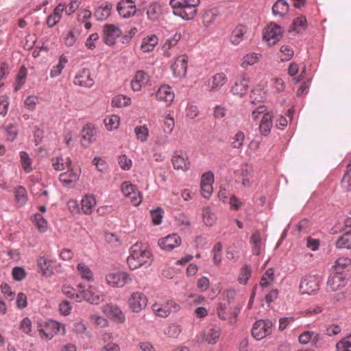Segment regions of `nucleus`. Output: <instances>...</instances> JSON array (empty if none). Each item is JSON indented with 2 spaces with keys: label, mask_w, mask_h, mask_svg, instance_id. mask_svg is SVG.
Instances as JSON below:
<instances>
[{
  "label": "nucleus",
  "mask_w": 351,
  "mask_h": 351,
  "mask_svg": "<svg viewBox=\"0 0 351 351\" xmlns=\"http://www.w3.org/2000/svg\"><path fill=\"white\" fill-rule=\"evenodd\" d=\"M152 254L146 244L136 243L130 249L127 264L131 270H134L145 265H150Z\"/></svg>",
  "instance_id": "obj_1"
},
{
  "label": "nucleus",
  "mask_w": 351,
  "mask_h": 351,
  "mask_svg": "<svg viewBox=\"0 0 351 351\" xmlns=\"http://www.w3.org/2000/svg\"><path fill=\"white\" fill-rule=\"evenodd\" d=\"M200 0H170L174 15L185 21L193 19L197 14Z\"/></svg>",
  "instance_id": "obj_2"
},
{
  "label": "nucleus",
  "mask_w": 351,
  "mask_h": 351,
  "mask_svg": "<svg viewBox=\"0 0 351 351\" xmlns=\"http://www.w3.org/2000/svg\"><path fill=\"white\" fill-rule=\"evenodd\" d=\"M38 331L41 339L50 340L58 333L64 335L66 332L64 324L53 320H49L38 324Z\"/></svg>",
  "instance_id": "obj_3"
},
{
  "label": "nucleus",
  "mask_w": 351,
  "mask_h": 351,
  "mask_svg": "<svg viewBox=\"0 0 351 351\" xmlns=\"http://www.w3.org/2000/svg\"><path fill=\"white\" fill-rule=\"evenodd\" d=\"M252 117L254 121L261 119L260 132L264 136H267L270 133L273 125V114L271 112H267L265 107L261 106L252 111Z\"/></svg>",
  "instance_id": "obj_4"
},
{
  "label": "nucleus",
  "mask_w": 351,
  "mask_h": 351,
  "mask_svg": "<svg viewBox=\"0 0 351 351\" xmlns=\"http://www.w3.org/2000/svg\"><path fill=\"white\" fill-rule=\"evenodd\" d=\"M132 279L129 274L121 271L110 272L106 276V282L114 288L123 287L126 284L130 283Z\"/></svg>",
  "instance_id": "obj_5"
},
{
  "label": "nucleus",
  "mask_w": 351,
  "mask_h": 351,
  "mask_svg": "<svg viewBox=\"0 0 351 351\" xmlns=\"http://www.w3.org/2000/svg\"><path fill=\"white\" fill-rule=\"evenodd\" d=\"M283 34L284 29L280 25L270 23L264 29L263 39L269 45H274L282 38Z\"/></svg>",
  "instance_id": "obj_6"
},
{
  "label": "nucleus",
  "mask_w": 351,
  "mask_h": 351,
  "mask_svg": "<svg viewBox=\"0 0 351 351\" xmlns=\"http://www.w3.org/2000/svg\"><path fill=\"white\" fill-rule=\"evenodd\" d=\"M273 323L269 319L256 321L252 329V336L257 340H261L271 332Z\"/></svg>",
  "instance_id": "obj_7"
},
{
  "label": "nucleus",
  "mask_w": 351,
  "mask_h": 351,
  "mask_svg": "<svg viewBox=\"0 0 351 351\" xmlns=\"http://www.w3.org/2000/svg\"><path fill=\"white\" fill-rule=\"evenodd\" d=\"M123 195L128 197L134 206H138L142 202L141 193L137 187L129 181L123 182L121 186Z\"/></svg>",
  "instance_id": "obj_8"
},
{
  "label": "nucleus",
  "mask_w": 351,
  "mask_h": 351,
  "mask_svg": "<svg viewBox=\"0 0 351 351\" xmlns=\"http://www.w3.org/2000/svg\"><path fill=\"white\" fill-rule=\"evenodd\" d=\"M147 298L143 293L135 291L130 295L128 303L132 312L138 313L147 306Z\"/></svg>",
  "instance_id": "obj_9"
},
{
  "label": "nucleus",
  "mask_w": 351,
  "mask_h": 351,
  "mask_svg": "<svg viewBox=\"0 0 351 351\" xmlns=\"http://www.w3.org/2000/svg\"><path fill=\"white\" fill-rule=\"evenodd\" d=\"M122 34L120 27L114 24H105L103 27L104 42L108 46L115 44L116 40Z\"/></svg>",
  "instance_id": "obj_10"
},
{
  "label": "nucleus",
  "mask_w": 351,
  "mask_h": 351,
  "mask_svg": "<svg viewBox=\"0 0 351 351\" xmlns=\"http://www.w3.org/2000/svg\"><path fill=\"white\" fill-rule=\"evenodd\" d=\"M171 163L176 170L188 171L191 167V162L186 153L182 151H176L171 157Z\"/></svg>",
  "instance_id": "obj_11"
},
{
  "label": "nucleus",
  "mask_w": 351,
  "mask_h": 351,
  "mask_svg": "<svg viewBox=\"0 0 351 351\" xmlns=\"http://www.w3.org/2000/svg\"><path fill=\"white\" fill-rule=\"evenodd\" d=\"M319 282L315 276H304L300 282V291L302 294H314L319 289Z\"/></svg>",
  "instance_id": "obj_12"
},
{
  "label": "nucleus",
  "mask_w": 351,
  "mask_h": 351,
  "mask_svg": "<svg viewBox=\"0 0 351 351\" xmlns=\"http://www.w3.org/2000/svg\"><path fill=\"white\" fill-rule=\"evenodd\" d=\"M249 83L250 77L248 74L243 73L237 77L231 88V92L235 95L241 97L247 93Z\"/></svg>",
  "instance_id": "obj_13"
},
{
  "label": "nucleus",
  "mask_w": 351,
  "mask_h": 351,
  "mask_svg": "<svg viewBox=\"0 0 351 351\" xmlns=\"http://www.w3.org/2000/svg\"><path fill=\"white\" fill-rule=\"evenodd\" d=\"M97 130L92 123L86 124L81 131L80 143L83 147H89L96 138Z\"/></svg>",
  "instance_id": "obj_14"
},
{
  "label": "nucleus",
  "mask_w": 351,
  "mask_h": 351,
  "mask_svg": "<svg viewBox=\"0 0 351 351\" xmlns=\"http://www.w3.org/2000/svg\"><path fill=\"white\" fill-rule=\"evenodd\" d=\"M102 312L109 318L112 319L113 321L117 323L121 324L123 323L125 320L124 313L116 304L110 303L104 305L102 306Z\"/></svg>",
  "instance_id": "obj_15"
},
{
  "label": "nucleus",
  "mask_w": 351,
  "mask_h": 351,
  "mask_svg": "<svg viewBox=\"0 0 351 351\" xmlns=\"http://www.w3.org/2000/svg\"><path fill=\"white\" fill-rule=\"evenodd\" d=\"M118 14L124 19L133 16L136 12V7L133 0H121L117 5Z\"/></svg>",
  "instance_id": "obj_16"
},
{
  "label": "nucleus",
  "mask_w": 351,
  "mask_h": 351,
  "mask_svg": "<svg viewBox=\"0 0 351 351\" xmlns=\"http://www.w3.org/2000/svg\"><path fill=\"white\" fill-rule=\"evenodd\" d=\"M228 82L226 75L223 72H219L212 75L206 82L209 91H218Z\"/></svg>",
  "instance_id": "obj_17"
},
{
  "label": "nucleus",
  "mask_w": 351,
  "mask_h": 351,
  "mask_svg": "<svg viewBox=\"0 0 351 351\" xmlns=\"http://www.w3.org/2000/svg\"><path fill=\"white\" fill-rule=\"evenodd\" d=\"M236 182L241 183L244 187H250L252 185L254 180V173L252 168L242 167L236 172Z\"/></svg>",
  "instance_id": "obj_18"
},
{
  "label": "nucleus",
  "mask_w": 351,
  "mask_h": 351,
  "mask_svg": "<svg viewBox=\"0 0 351 351\" xmlns=\"http://www.w3.org/2000/svg\"><path fill=\"white\" fill-rule=\"evenodd\" d=\"M81 173V169L78 167L69 168L68 171L60 173L59 180L64 186L70 187V185L75 182Z\"/></svg>",
  "instance_id": "obj_19"
},
{
  "label": "nucleus",
  "mask_w": 351,
  "mask_h": 351,
  "mask_svg": "<svg viewBox=\"0 0 351 351\" xmlns=\"http://www.w3.org/2000/svg\"><path fill=\"white\" fill-rule=\"evenodd\" d=\"M347 284V278L343 274H338L333 271L327 281L328 289L335 291L341 289Z\"/></svg>",
  "instance_id": "obj_20"
},
{
  "label": "nucleus",
  "mask_w": 351,
  "mask_h": 351,
  "mask_svg": "<svg viewBox=\"0 0 351 351\" xmlns=\"http://www.w3.org/2000/svg\"><path fill=\"white\" fill-rule=\"evenodd\" d=\"M73 82L75 85L90 88L94 84V80L91 77L90 71L88 69H82L76 73Z\"/></svg>",
  "instance_id": "obj_21"
},
{
  "label": "nucleus",
  "mask_w": 351,
  "mask_h": 351,
  "mask_svg": "<svg viewBox=\"0 0 351 351\" xmlns=\"http://www.w3.org/2000/svg\"><path fill=\"white\" fill-rule=\"evenodd\" d=\"M181 238L176 234H171L158 240V245L165 251H171L180 245Z\"/></svg>",
  "instance_id": "obj_22"
},
{
  "label": "nucleus",
  "mask_w": 351,
  "mask_h": 351,
  "mask_svg": "<svg viewBox=\"0 0 351 351\" xmlns=\"http://www.w3.org/2000/svg\"><path fill=\"white\" fill-rule=\"evenodd\" d=\"M188 57L185 55L178 56L171 66L174 77H183L187 71Z\"/></svg>",
  "instance_id": "obj_23"
},
{
  "label": "nucleus",
  "mask_w": 351,
  "mask_h": 351,
  "mask_svg": "<svg viewBox=\"0 0 351 351\" xmlns=\"http://www.w3.org/2000/svg\"><path fill=\"white\" fill-rule=\"evenodd\" d=\"M175 97L174 92L171 86L164 84L160 86L156 93V99L170 106Z\"/></svg>",
  "instance_id": "obj_24"
},
{
  "label": "nucleus",
  "mask_w": 351,
  "mask_h": 351,
  "mask_svg": "<svg viewBox=\"0 0 351 351\" xmlns=\"http://www.w3.org/2000/svg\"><path fill=\"white\" fill-rule=\"evenodd\" d=\"M86 300L90 304H98L104 300V296L100 295L96 291L93 287L90 286L88 289H82L80 291V302L82 300Z\"/></svg>",
  "instance_id": "obj_25"
},
{
  "label": "nucleus",
  "mask_w": 351,
  "mask_h": 351,
  "mask_svg": "<svg viewBox=\"0 0 351 351\" xmlns=\"http://www.w3.org/2000/svg\"><path fill=\"white\" fill-rule=\"evenodd\" d=\"M247 34V27L243 25H238L232 29L229 40L233 45H239L246 38Z\"/></svg>",
  "instance_id": "obj_26"
},
{
  "label": "nucleus",
  "mask_w": 351,
  "mask_h": 351,
  "mask_svg": "<svg viewBox=\"0 0 351 351\" xmlns=\"http://www.w3.org/2000/svg\"><path fill=\"white\" fill-rule=\"evenodd\" d=\"M149 80V75L144 71H138L131 82V87L134 91H139L147 85Z\"/></svg>",
  "instance_id": "obj_27"
},
{
  "label": "nucleus",
  "mask_w": 351,
  "mask_h": 351,
  "mask_svg": "<svg viewBox=\"0 0 351 351\" xmlns=\"http://www.w3.org/2000/svg\"><path fill=\"white\" fill-rule=\"evenodd\" d=\"M219 15V10L215 7L206 8L202 14V23L206 27L212 26Z\"/></svg>",
  "instance_id": "obj_28"
},
{
  "label": "nucleus",
  "mask_w": 351,
  "mask_h": 351,
  "mask_svg": "<svg viewBox=\"0 0 351 351\" xmlns=\"http://www.w3.org/2000/svg\"><path fill=\"white\" fill-rule=\"evenodd\" d=\"M112 5L110 3L105 2L99 6L94 12V16L97 21L106 20L111 14Z\"/></svg>",
  "instance_id": "obj_29"
},
{
  "label": "nucleus",
  "mask_w": 351,
  "mask_h": 351,
  "mask_svg": "<svg viewBox=\"0 0 351 351\" xmlns=\"http://www.w3.org/2000/svg\"><path fill=\"white\" fill-rule=\"evenodd\" d=\"M261 58L262 55L259 53H248L241 58L240 65L243 69H247L250 66L258 63Z\"/></svg>",
  "instance_id": "obj_30"
},
{
  "label": "nucleus",
  "mask_w": 351,
  "mask_h": 351,
  "mask_svg": "<svg viewBox=\"0 0 351 351\" xmlns=\"http://www.w3.org/2000/svg\"><path fill=\"white\" fill-rule=\"evenodd\" d=\"M252 247V252L254 255H259L263 246V242L260 232H254L250 239Z\"/></svg>",
  "instance_id": "obj_31"
},
{
  "label": "nucleus",
  "mask_w": 351,
  "mask_h": 351,
  "mask_svg": "<svg viewBox=\"0 0 351 351\" xmlns=\"http://www.w3.org/2000/svg\"><path fill=\"white\" fill-rule=\"evenodd\" d=\"M162 14V8L161 4L158 2L152 3L147 8V18L153 21H156L160 19Z\"/></svg>",
  "instance_id": "obj_32"
},
{
  "label": "nucleus",
  "mask_w": 351,
  "mask_h": 351,
  "mask_svg": "<svg viewBox=\"0 0 351 351\" xmlns=\"http://www.w3.org/2000/svg\"><path fill=\"white\" fill-rule=\"evenodd\" d=\"M158 38L156 35H151L145 37L141 45V49L144 53L152 51L158 45Z\"/></svg>",
  "instance_id": "obj_33"
},
{
  "label": "nucleus",
  "mask_w": 351,
  "mask_h": 351,
  "mask_svg": "<svg viewBox=\"0 0 351 351\" xmlns=\"http://www.w3.org/2000/svg\"><path fill=\"white\" fill-rule=\"evenodd\" d=\"M37 263L43 275L50 276L53 274V261L51 260L45 256H42L38 259Z\"/></svg>",
  "instance_id": "obj_34"
},
{
  "label": "nucleus",
  "mask_w": 351,
  "mask_h": 351,
  "mask_svg": "<svg viewBox=\"0 0 351 351\" xmlns=\"http://www.w3.org/2000/svg\"><path fill=\"white\" fill-rule=\"evenodd\" d=\"M97 204L95 198L90 195H86L81 200L82 210L86 215H90Z\"/></svg>",
  "instance_id": "obj_35"
},
{
  "label": "nucleus",
  "mask_w": 351,
  "mask_h": 351,
  "mask_svg": "<svg viewBox=\"0 0 351 351\" xmlns=\"http://www.w3.org/2000/svg\"><path fill=\"white\" fill-rule=\"evenodd\" d=\"M14 200L17 206H23L27 202L26 189L22 186H18L14 189Z\"/></svg>",
  "instance_id": "obj_36"
},
{
  "label": "nucleus",
  "mask_w": 351,
  "mask_h": 351,
  "mask_svg": "<svg viewBox=\"0 0 351 351\" xmlns=\"http://www.w3.org/2000/svg\"><path fill=\"white\" fill-rule=\"evenodd\" d=\"M77 271L81 278L88 282H92L94 275L90 268L84 263H80L77 265Z\"/></svg>",
  "instance_id": "obj_37"
},
{
  "label": "nucleus",
  "mask_w": 351,
  "mask_h": 351,
  "mask_svg": "<svg viewBox=\"0 0 351 351\" xmlns=\"http://www.w3.org/2000/svg\"><path fill=\"white\" fill-rule=\"evenodd\" d=\"M289 5L285 0H278L272 7V12L275 16H284L289 11Z\"/></svg>",
  "instance_id": "obj_38"
},
{
  "label": "nucleus",
  "mask_w": 351,
  "mask_h": 351,
  "mask_svg": "<svg viewBox=\"0 0 351 351\" xmlns=\"http://www.w3.org/2000/svg\"><path fill=\"white\" fill-rule=\"evenodd\" d=\"M68 62V58L64 54H62L58 62L56 65H54L50 71V77L51 78H55L59 76L61 73L64 68L65 67L66 63Z\"/></svg>",
  "instance_id": "obj_39"
},
{
  "label": "nucleus",
  "mask_w": 351,
  "mask_h": 351,
  "mask_svg": "<svg viewBox=\"0 0 351 351\" xmlns=\"http://www.w3.org/2000/svg\"><path fill=\"white\" fill-rule=\"evenodd\" d=\"M92 16V12L88 9H82L79 11L77 16V21L80 23L84 24V27L89 29L92 27V23L88 20Z\"/></svg>",
  "instance_id": "obj_40"
},
{
  "label": "nucleus",
  "mask_w": 351,
  "mask_h": 351,
  "mask_svg": "<svg viewBox=\"0 0 351 351\" xmlns=\"http://www.w3.org/2000/svg\"><path fill=\"white\" fill-rule=\"evenodd\" d=\"M351 266V259L347 257H339L333 266V271L343 274L344 271Z\"/></svg>",
  "instance_id": "obj_41"
},
{
  "label": "nucleus",
  "mask_w": 351,
  "mask_h": 351,
  "mask_svg": "<svg viewBox=\"0 0 351 351\" xmlns=\"http://www.w3.org/2000/svg\"><path fill=\"white\" fill-rule=\"evenodd\" d=\"M104 122L107 130L112 131L119 128L120 125V117L116 114H110L104 119Z\"/></svg>",
  "instance_id": "obj_42"
},
{
  "label": "nucleus",
  "mask_w": 351,
  "mask_h": 351,
  "mask_svg": "<svg viewBox=\"0 0 351 351\" xmlns=\"http://www.w3.org/2000/svg\"><path fill=\"white\" fill-rule=\"evenodd\" d=\"M52 166L56 171H62L66 167H71V160L70 158H66L64 160L62 157L53 158L52 159Z\"/></svg>",
  "instance_id": "obj_43"
},
{
  "label": "nucleus",
  "mask_w": 351,
  "mask_h": 351,
  "mask_svg": "<svg viewBox=\"0 0 351 351\" xmlns=\"http://www.w3.org/2000/svg\"><path fill=\"white\" fill-rule=\"evenodd\" d=\"M202 219L204 223L207 226H212L217 221V217L215 214L211 210V209L209 207H206L203 209Z\"/></svg>",
  "instance_id": "obj_44"
},
{
  "label": "nucleus",
  "mask_w": 351,
  "mask_h": 351,
  "mask_svg": "<svg viewBox=\"0 0 351 351\" xmlns=\"http://www.w3.org/2000/svg\"><path fill=\"white\" fill-rule=\"evenodd\" d=\"M134 133L137 140L141 143H145L149 136V131L147 125L136 126L134 128Z\"/></svg>",
  "instance_id": "obj_45"
},
{
  "label": "nucleus",
  "mask_w": 351,
  "mask_h": 351,
  "mask_svg": "<svg viewBox=\"0 0 351 351\" xmlns=\"http://www.w3.org/2000/svg\"><path fill=\"white\" fill-rule=\"evenodd\" d=\"M131 103V98L124 95H119L112 100V106L117 108L128 106Z\"/></svg>",
  "instance_id": "obj_46"
},
{
  "label": "nucleus",
  "mask_w": 351,
  "mask_h": 351,
  "mask_svg": "<svg viewBox=\"0 0 351 351\" xmlns=\"http://www.w3.org/2000/svg\"><path fill=\"white\" fill-rule=\"evenodd\" d=\"M220 332L215 328H209L204 335V339L209 344H215L219 339Z\"/></svg>",
  "instance_id": "obj_47"
},
{
  "label": "nucleus",
  "mask_w": 351,
  "mask_h": 351,
  "mask_svg": "<svg viewBox=\"0 0 351 351\" xmlns=\"http://www.w3.org/2000/svg\"><path fill=\"white\" fill-rule=\"evenodd\" d=\"M306 27L307 21L306 17L304 16H300L294 19L292 24L291 30L298 33H300L304 31Z\"/></svg>",
  "instance_id": "obj_48"
},
{
  "label": "nucleus",
  "mask_w": 351,
  "mask_h": 351,
  "mask_svg": "<svg viewBox=\"0 0 351 351\" xmlns=\"http://www.w3.org/2000/svg\"><path fill=\"white\" fill-rule=\"evenodd\" d=\"M175 127V121L173 117L170 114H167L165 115L163 119V123L162 125V131L165 134H171Z\"/></svg>",
  "instance_id": "obj_49"
},
{
  "label": "nucleus",
  "mask_w": 351,
  "mask_h": 351,
  "mask_svg": "<svg viewBox=\"0 0 351 351\" xmlns=\"http://www.w3.org/2000/svg\"><path fill=\"white\" fill-rule=\"evenodd\" d=\"M20 162L22 168L25 173H29L32 171L33 169L32 167V159L29 158L27 152H20Z\"/></svg>",
  "instance_id": "obj_50"
},
{
  "label": "nucleus",
  "mask_w": 351,
  "mask_h": 351,
  "mask_svg": "<svg viewBox=\"0 0 351 351\" xmlns=\"http://www.w3.org/2000/svg\"><path fill=\"white\" fill-rule=\"evenodd\" d=\"M274 280V269L273 268H269L263 275L260 281V285L263 287H267L269 286Z\"/></svg>",
  "instance_id": "obj_51"
},
{
  "label": "nucleus",
  "mask_w": 351,
  "mask_h": 351,
  "mask_svg": "<svg viewBox=\"0 0 351 351\" xmlns=\"http://www.w3.org/2000/svg\"><path fill=\"white\" fill-rule=\"evenodd\" d=\"M336 246L338 248H351V231L343 234L336 242Z\"/></svg>",
  "instance_id": "obj_52"
},
{
  "label": "nucleus",
  "mask_w": 351,
  "mask_h": 351,
  "mask_svg": "<svg viewBox=\"0 0 351 351\" xmlns=\"http://www.w3.org/2000/svg\"><path fill=\"white\" fill-rule=\"evenodd\" d=\"M250 100L252 104H256L263 101L265 98V93L260 87H256L252 90Z\"/></svg>",
  "instance_id": "obj_53"
},
{
  "label": "nucleus",
  "mask_w": 351,
  "mask_h": 351,
  "mask_svg": "<svg viewBox=\"0 0 351 351\" xmlns=\"http://www.w3.org/2000/svg\"><path fill=\"white\" fill-rule=\"evenodd\" d=\"M34 224L38 230L40 232H45L47 230V221L41 214L37 213L34 215Z\"/></svg>",
  "instance_id": "obj_54"
},
{
  "label": "nucleus",
  "mask_w": 351,
  "mask_h": 351,
  "mask_svg": "<svg viewBox=\"0 0 351 351\" xmlns=\"http://www.w3.org/2000/svg\"><path fill=\"white\" fill-rule=\"evenodd\" d=\"M152 310L154 312V313L160 317H168L170 313L169 308H167L165 303V304H154L152 305Z\"/></svg>",
  "instance_id": "obj_55"
},
{
  "label": "nucleus",
  "mask_w": 351,
  "mask_h": 351,
  "mask_svg": "<svg viewBox=\"0 0 351 351\" xmlns=\"http://www.w3.org/2000/svg\"><path fill=\"white\" fill-rule=\"evenodd\" d=\"M337 351H351V334L343 338L336 345Z\"/></svg>",
  "instance_id": "obj_56"
},
{
  "label": "nucleus",
  "mask_w": 351,
  "mask_h": 351,
  "mask_svg": "<svg viewBox=\"0 0 351 351\" xmlns=\"http://www.w3.org/2000/svg\"><path fill=\"white\" fill-rule=\"evenodd\" d=\"M250 276L251 268L249 265H245L241 269V271L238 277V281L240 284L245 285Z\"/></svg>",
  "instance_id": "obj_57"
},
{
  "label": "nucleus",
  "mask_w": 351,
  "mask_h": 351,
  "mask_svg": "<svg viewBox=\"0 0 351 351\" xmlns=\"http://www.w3.org/2000/svg\"><path fill=\"white\" fill-rule=\"evenodd\" d=\"M280 58L282 61L290 60L294 54L292 47L288 45H284L280 47Z\"/></svg>",
  "instance_id": "obj_58"
},
{
  "label": "nucleus",
  "mask_w": 351,
  "mask_h": 351,
  "mask_svg": "<svg viewBox=\"0 0 351 351\" xmlns=\"http://www.w3.org/2000/svg\"><path fill=\"white\" fill-rule=\"evenodd\" d=\"M180 38V34H176L173 37L167 40L162 47L163 51L167 56L169 57L170 56V54L168 53V50H169L172 47L176 45Z\"/></svg>",
  "instance_id": "obj_59"
},
{
  "label": "nucleus",
  "mask_w": 351,
  "mask_h": 351,
  "mask_svg": "<svg viewBox=\"0 0 351 351\" xmlns=\"http://www.w3.org/2000/svg\"><path fill=\"white\" fill-rule=\"evenodd\" d=\"M106 241L112 247H117L121 245V243L117 235L107 232L105 234Z\"/></svg>",
  "instance_id": "obj_60"
},
{
  "label": "nucleus",
  "mask_w": 351,
  "mask_h": 351,
  "mask_svg": "<svg viewBox=\"0 0 351 351\" xmlns=\"http://www.w3.org/2000/svg\"><path fill=\"white\" fill-rule=\"evenodd\" d=\"M92 164L95 165L97 171H99L101 173H106L108 171V165L106 162L101 158L95 157L93 160Z\"/></svg>",
  "instance_id": "obj_61"
},
{
  "label": "nucleus",
  "mask_w": 351,
  "mask_h": 351,
  "mask_svg": "<svg viewBox=\"0 0 351 351\" xmlns=\"http://www.w3.org/2000/svg\"><path fill=\"white\" fill-rule=\"evenodd\" d=\"M90 321L97 326L104 328L108 326V320L100 315L92 314L90 316Z\"/></svg>",
  "instance_id": "obj_62"
},
{
  "label": "nucleus",
  "mask_w": 351,
  "mask_h": 351,
  "mask_svg": "<svg viewBox=\"0 0 351 351\" xmlns=\"http://www.w3.org/2000/svg\"><path fill=\"white\" fill-rule=\"evenodd\" d=\"M6 137L8 141H13L17 136L18 130L14 124H9L5 128Z\"/></svg>",
  "instance_id": "obj_63"
},
{
  "label": "nucleus",
  "mask_w": 351,
  "mask_h": 351,
  "mask_svg": "<svg viewBox=\"0 0 351 351\" xmlns=\"http://www.w3.org/2000/svg\"><path fill=\"white\" fill-rule=\"evenodd\" d=\"M83 0H70L69 3L66 5V14L71 15L75 12L82 4Z\"/></svg>",
  "instance_id": "obj_64"
}]
</instances>
